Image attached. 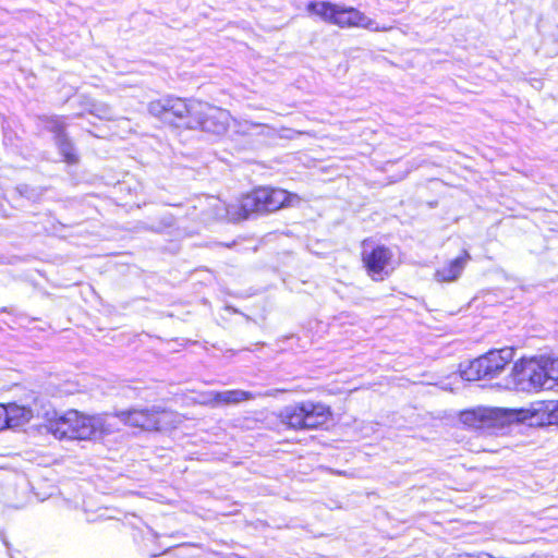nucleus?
I'll return each instance as SVG.
<instances>
[{"mask_svg":"<svg viewBox=\"0 0 558 558\" xmlns=\"http://www.w3.org/2000/svg\"><path fill=\"white\" fill-rule=\"evenodd\" d=\"M210 205L218 209L217 218H227L231 221L242 220L251 214H265L276 211L284 206H293L300 202L295 194L286 190L272 187H259L242 197L239 205H229L220 208L221 202L217 198H209Z\"/></svg>","mask_w":558,"mask_h":558,"instance_id":"1","label":"nucleus"},{"mask_svg":"<svg viewBox=\"0 0 558 558\" xmlns=\"http://www.w3.org/2000/svg\"><path fill=\"white\" fill-rule=\"evenodd\" d=\"M116 426L112 415H88L77 410H69L49 420L47 428L58 439L95 440L112 433Z\"/></svg>","mask_w":558,"mask_h":558,"instance_id":"2","label":"nucleus"},{"mask_svg":"<svg viewBox=\"0 0 558 558\" xmlns=\"http://www.w3.org/2000/svg\"><path fill=\"white\" fill-rule=\"evenodd\" d=\"M510 420L530 425H549V400L535 401L526 408L510 412L504 409L477 408L461 413V422L474 429H489Z\"/></svg>","mask_w":558,"mask_h":558,"instance_id":"3","label":"nucleus"},{"mask_svg":"<svg viewBox=\"0 0 558 558\" xmlns=\"http://www.w3.org/2000/svg\"><path fill=\"white\" fill-rule=\"evenodd\" d=\"M512 384L519 390H551L558 388V359L539 356L514 363Z\"/></svg>","mask_w":558,"mask_h":558,"instance_id":"4","label":"nucleus"},{"mask_svg":"<svg viewBox=\"0 0 558 558\" xmlns=\"http://www.w3.org/2000/svg\"><path fill=\"white\" fill-rule=\"evenodd\" d=\"M514 349L505 347L494 349L460 366L461 378L472 381L481 379H494L498 377L513 361Z\"/></svg>","mask_w":558,"mask_h":558,"instance_id":"5","label":"nucleus"},{"mask_svg":"<svg viewBox=\"0 0 558 558\" xmlns=\"http://www.w3.org/2000/svg\"><path fill=\"white\" fill-rule=\"evenodd\" d=\"M282 423L291 428H317L330 418V410L323 403L311 401L287 407L281 413Z\"/></svg>","mask_w":558,"mask_h":558,"instance_id":"6","label":"nucleus"},{"mask_svg":"<svg viewBox=\"0 0 558 558\" xmlns=\"http://www.w3.org/2000/svg\"><path fill=\"white\" fill-rule=\"evenodd\" d=\"M114 416V421L119 418L124 424L138 427L145 430H160L172 427L177 423V414L160 410L156 407L148 409H133L120 412Z\"/></svg>","mask_w":558,"mask_h":558,"instance_id":"7","label":"nucleus"},{"mask_svg":"<svg viewBox=\"0 0 558 558\" xmlns=\"http://www.w3.org/2000/svg\"><path fill=\"white\" fill-rule=\"evenodd\" d=\"M362 260L368 276L376 281L384 280L396 268L393 253L385 245L375 244L369 240L362 243Z\"/></svg>","mask_w":558,"mask_h":558,"instance_id":"8","label":"nucleus"},{"mask_svg":"<svg viewBox=\"0 0 558 558\" xmlns=\"http://www.w3.org/2000/svg\"><path fill=\"white\" fill-rule=\"evenodd\" d=\"M195 104H202V101H186L182 98L167 96L149 102L148 111L165 123L175 124L177 119H183L187 116L195 119L196 114H198V109H195L194 106Z\"/></svg>","mask_w":558,"mask_h":558,"instance_id":"9","label":"nucleus"},{"mask_svg":"<svg viewBox=\"0 0 558 558\" xmlns=\"http://www.w3.org/2000/svg\"><path fill=\"white\" fill-rule=\"evenodd\" d=\"M194 106L195 109H198V114L194 120L204 132L215 135H222L227 132L231 121L229 111L207 102L195 104Z\"/></svg>","mask_w":558,"mask_h":558,"instance_id":"10","label":"nucleus"},{"mask_svg":"<svg viewBox=\"0 0 558 558\" xmlns=\"http://www.w3.org/2000/svg\"><path fill=\"white\" fill-rule=\"evenodd\" d=\"M335 25L341 28L359 27L371 32H388L391 26H380L375 20L353 7L340 5L338 8Z\"/></svg>","mask_w":558,"mask_h":558,"instance_id":"11","label":"nucleus"},{"mask_svg":"<svg viewBox=\"0 0 558 558\" xmlns=\"http://www.w3.org/2000/svg\"><path fill=\"white\" fill-rule=\"evenodd\" d=\"M254 398L255 396L250 391L234 389L226 391H210L204 395L202 402L205 404L217 407L227 404H238L240 402L252 400Z\"/></svg>","mask_w":558,"mask_h":558,"instance_id":"12","label":"nucleus"},{"mask_svg":"<svg viewBox=\"0 0 558 558\" xmlns=\"http://www.w3.org/2000/svg\"><path fill=\"white\" fill-rule=\"evenodd\" d=\"M469 259H470V255L468 252L464 251L461 256L452 259L447 265L437 269L435 272V279L438 282H451V281L457 280L461 276Z\"/></svg>","mask_w":558,"mask_h":558,"instance_id":"13","label":"nucleus"},{"mask_svg":"<svg viewBox=\"0 0 558 558\" xmlns=\"http://www.w3.org/2000/svg\"><path fill=\"white\" fill-rule=\"evenodd\" d=\"M49 128L51 129V131L57 133V144L64 159L70 163L75 162L77 158L74 148L70 141L62 134L63 122L59 119H54L50 122Z\"/></svg>","mask_w":558,"mask_h":558,"instance_id":"14","label":"nucleus"},{"mask_svg":"<svg viewBox=\"0 0 558 558\" xmlns=\"http://www.w3.org/2000/svg\"><path fill=\"white\" fill-rule=\"evenodd\" d=\"M339 4L327 1H313L308 3L307 11L319 16L323 21L333 24L336 22Z\"/></svg>","mask_w":558,"mask_h":558,"instance_id":"15","label":"nucleus"},{"mask_svg":"<svg viewBox=\"0 0 558 558\" xmlns=\"http://www.w3.org/2000/svg\"><path fill=\"white\" fill-rule=\"evenodd\" d=\"M9 427H16L26 424L33 417L31 408L17 403L7 404Z\"/></svg>","mask_w":558,"mask_h":558,"instance_id":"16","label":"nucleus"},{"mask_svg":"<svg viewBox=\"0 0 558 558\" xmlns=\"http://www.w3.org/2000/svg\"><path fill=\"white\" fill-rule=\"evenodd\" d=\"M549 425H558V400H549Z\"/></svg>","mask_w":558,"mask_h":558,"instance_id":"17","label":"nucleus"},{"mask_svg":"<svg viewBox=\"0 0 558 558\" xmlns=\"http://www.w3.org/2000/svg\"><path fill=\"white\" fill-rule=\"evenodd\" d=\"M90 112L100 119L110 118V109L105 105H94Z\"/></svg>","mask_w":558,"mask_h":558,"instance_id":"18","label":"nucleus"},{"mask_svg":"<svg viewBox=\"0 0 558 558\" xmlns=\"http://www.w3.org/2000/svg\"><path fill=\"white\" fill-rule=\"evenodd\" d=\"M7 404L0 403V430L9 427Z\"/></svg>","mask_w":558,"mask_h":558,"instance_id":"19","label":"nucleus"},{"mask_svg":"<svg viewBox=\"0 0 558 558\" xmlns=\"http://www.w3.org/2000/svg\"><path fill=\"white\" fill-rule=\"evenodd\" d=\"M464 558H480V556L474 557V556H471V555H464Z\"/></svg>","mask_w":558,"mask_h":558,"instance_id":"20","label":"nucleus"}]
</instances>
